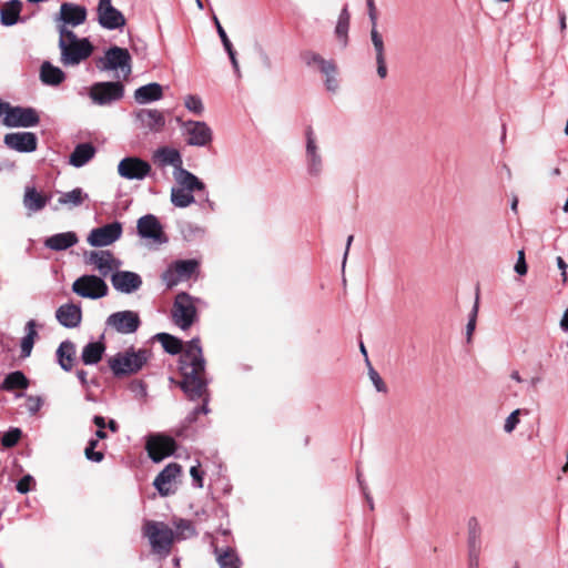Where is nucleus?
Instances as JSON below:
<instances>
[{
  "label": "nucleus",
  "mask_w": 568,
  "mask_h": 568,
  "mask_svg": "<svg viewBox=\"0 0 568 568\" xmlns=\"http://www.w3.org/2000/svg\"><path fill=\"white\" fill-rule=\"evenodd\" d=\"M479 552L480 549L469 550V568L479 567Z\"/></svg>",
  "instance_id": "nucleus-60"
},
{
  "label": "nucleus",
  "mask_w": 568,
  "mask_h": 568,
  "mask_svg": "<svg viewBox=\"0 0 568 568\" xmlns=\"http://www.w3.org/2000/svg\"><path fill=\"white\" fill-rule=\"evenodd\" d=\"M162 97L163 88L156 82L142 85L134 91V100L140 104L159 101Z\"/></svg>",
  "instance_id": "nucleus-26"
},
{
  "label": "nucleus",
  "mask_w": 568,
  "mask_h": 568,
  "mask_svg": "<svg viewBox=\"0 0 568 568\" xmlns=\"http://www.w3.org/2000/svg\"><path fill=\"white\" fill-rule=\"evenodd\" d=\"M182 467L178 463H170L164 469L155 477L153 485L161 496L165 497L174 494L173 483L181 474Z\"/></svg>",
  "instance_id": "nucleus-18"
},
{
  "label": "nucleus",
  "mask_w": 568,
  "mask_h": 568,
  "mask_svg": "<svg viewBox=\"0 0 568 568\" xmlns=\"http://www.w3.org/2000/svg\"><path fill=\"white\" fill-rule=\"evenodd\" d=\"M371 40L375 50V58L377 64V74L381 79H385L388 74L386 65L385 45L382 34L378 32L377 27H372Z\"/></svg>",
  "instance_id": "nucleus-24"
},
{
  "label": "nucleus",
  "mask_w": 568,
  "mask_h": 568,
  "mask_svg": "<svg viewBox=\"0 0 568 568\" xmlns=\"http://www.w3.org/2000/svg\"><path fill=\"white\" fill-rule=\"evenodd\" d=\"M125 88L121 81L97 82L90 87L89 97L98 105H110L124 97Z\"/></svg>",
  "instance_id": "nucleus-7"
},
{
  "label": "nucleus",
  "mask_w": 568,
  "mask_h": 568,
  "mask_svg": "<svg viewBox=\"0 0 568 568\" xmlns=\"http://www.w3.org/2000/svg\"><path fill=\"white\" fill-rule=\"evenodd\" d=\"M40 122L37 111L32 108L11 106L8 116L3 118V125L9 128L36 126Z\"/></svg>",
  "instance_id": "nucleus-16"
},
{
  "label": "nucleus",
  "mask_w": 568,
  "mask_h": 568,
  "mask_svg": "<svg viewBox=\"0 0 568 568\" xmlns=\"http://www.w3.org/2000/svg\"><path fill=\"white\" fill-rule=\"evenodd\" d=\"M310 160V170L312 173H317L321 168V156L318 153H315V155H307Z\"/></svg>",
  "instance_id": "nucleus-59"
},
{
  "label": "nucleus",
  "mask_w": 568,
  "mask_h": 568,
  "mask_svg": "<svg viewBox=\"0 0 568 568\" xmlns=\"http://www.w3.org/2000/svg\"><path fill=\"white\" fill-rule=\"evenodd\" d=\"M40 80L47 85H59L65 80V73L49 61H44L40 68Z\"/></svg>",
  "instance_id": "nucleus-29"
},
{
  "label": "nucleus",
  "mask_w": 568,
  "mask_h": 568,
  "mask_svg": "<svg viewBox=\"0 0 568 568\" xmlns=\"http://www.w3.org/2000/svg\"><path fill=\"white\" fill-rule=\"evenodd\" d=\"M22 432L19 428H12L4 433V435L1 438V444L6 448H11L16 446L20 438H21Z\"/></svg>",
  "instance_id": "nucleus-45"
},
{
  "label": "nucleus",
  "mask_w": 568,
  "mask_h": 568,
  "mask_svg": "<svg viewBox=\"0 0 568 568\" xmlns=\"http://www.w3.org/2000/svg\"><path fill=\"white\" fill-rule=\"evenodd\" d=\"M105 352V345L102 342H92L84 346L82 351V362L85 365H93L102 359Z\"/></svg>",
  "instance_id": "nucleus-34"
},
{
  "label": "nucleus",
  "mask_w": 568,
  "mask_h": 568,
  "mask_svg": "<svg viewBox=\"0 0 568 568\" xmlns=\"http://www.w3.org/2000/svg\"><path fill=\"white\" fill-rule=\"evenodd\" d=\"M95 67L100 71H115L118 79L122 75L123 80L128 81L132 73V57L128 49L112 45L103 57L95 60Z\"/></svg>",
  "instance_id": "nucleus-4"
},
{
  "label": "nucleus",
  "mask_w": 568,
  "mask_h": 568,
  "mask_svg": "<svg viewBox=\"0 0 568 568\" xmlns=\"http://www.w3.org/2000/svg\"><path fill=\"white\" fill-rule=\"evenodd\" d=\"M143 534L149 539L153 552L168 556L174 542V531L162 521L148 520Z\"/></svg>",
  "instance_id": "nucleus-5"
},
{
  "label": "nucleus",
  "mask_w": 568,
  "mask_h": 568,
  "mask_svg": "<svg viewBox=\"0 0 568 568\" xmlns=\"http://www.w3.org/2000/svg\"><path fill=\"white\" fill-rule=\"evenodd\" d=\"M112 285L122 293H132L140 288L142 280L139 274L129 271H118L111 277Z\"/></svg>",
  "instance_id": "nucleus-22"
},
{
  "label": "nucleus",
  "mask_w": 568,
  "mask_h": 568,
  "mask_svg": "<svg viewBox=\"0 0 568 568\" xmlns=\"http://www.w3.org/2000/svg\"><path fill=\"white\" fill-rule=\"evenodd\" d=\"M36 327L37 323L33 320H30L26 325L27 335L21 341L22 357H28L31 354L36 337L38 336Z\"/></svg>",
  "instance_id": "nucleus-39"
},
{
  "label": "nucleus",
  "mask_w": 568,
  "mask_h": 568,
  "mask_svg": "<svg viewBox=\"0 0 568 568\" xmlns=\"http://www.w3.org/2000/svg\"><path fill=\"white\" fill-rule=\"evenodd\" d=\"M60 61L63 65H78L93 53V45L88 38L79 39L65 26H58Z\"/></svg>",
  "instance_id": "nucleus-2"
},
{
  "label": "nucleus",
  "mask_w": 568,
  "mask_h": 568,
  "mask_svg": "<svg viewBox=\"0 0 568 568\" xmlns=\"http://www.w3.org/2000/svg\"><path fill=\"white\" fill-rule=\"evenodd\" d=\"M11 105L8 102L0 101V118L1 116H8L10 113Z\"/></svg>",
  "instance_id": "nucleus-62"
},
{
  "label": "nucleus",
  "mask_w": 568,
  "mask_h": 568,
  "mask_svg": "<svg viewBox=\"0 0 568 568\" xmlns=\"http://www.w3.org/2000/svg\"><path fill=\"white\" fill-rule=\"evenodd\" d=\"M95 154V149L91 143L78 144L70 155V164L80 168L87 164Z\"/></svg>",
  "instance_id": "nucleus-31"
},
{
  "label": "nucleus",
  "mask_w": 568,
  "mask_h": 568,
  "mask_svg": "<svg viewBox=\"0 0 568 568\" xmlns=\"http://www.w3.org/2000/svg\"><path fill=\"white\" fill-rule=\"evenodd\" d=\"M98 439H91L88 443V446L84 449V455L89 460L100 463L104 458V454L102 452H95V447L98 446Z\"/></svg>",
  "instance_id": "nucleus-46"
},
{
  "label": "nucleus",
  "mask_w": 568,
  "mask_h": 568,
  "mask_svg": "<svg viewBox=\"0 0 568 568\" xmlns=\"http://www.w3.org/2000/svg\"><path fill=\"white\" fill-rule=\"evenodd\" d=\"M301 58L307 65L317 64L321 72L337 70V67L333 60H325L314 51L305 50L301 52Z\"/></svg>",
  "instance_id": "nucleus-35"
},
{
  "label": "nucleus",
  "mask_w": 568,
  "mask_h": 568,
  "mask_svg": "<svg viewBox=\"0 0 568 568\" xmlns=\"http://www.w3.org/2000/svg\"><path fill=\"white\" fill-rule=\"evenodd\" d=\"M174 179L180 187L190 192L203 191L205 189L204 183L197 176L182 166L175 170Z\"/></svg>",
  "instance_id": "nucleus-27"
},
{
  "label": "nucleus",
  "mask_w": 568,
  "mask_h": 568,
  "mask_svg": "<svg viewBox=\"0 0 568 568\" xmlns=\"http://www.w3.org/2000/svg\"><path fill=\"white\" fill-rule=\"evenodd\" d=\"M138 234L143 239H150L154 243L163 244L168 241L165 233L163 232L162 225L159 220L148 214L138 220Z\"/></svg>",
  "instance_id": "nucleus-17"
},
{
  "label": "nucleus",
  "mask_w": 568,
  "mask_h": 568,
  "mask_svg": "<svg viewBox=\"0 0 568 568\" xmlns=\"http://www.w3.org/2000/svg\"><path fill=\"white\" fill-rule=\"evenodd\" d=\"M190 475L195 484L196 487L202 488L203 487V476L204 471L201 470L200 465L192 466L190 469Z\"/></svg>",
  "instance_id": "nucleus-55"
},
{
  "label": "nucleus",
  "mask_w": 568,
  "mask_h": 568,
  "mask_svg": "<svg viewBox=\"0 0 568 568\" xmlns=\"http://www.w3.org/2000/svg\"><path fill=\"white\" fill-rule=\"evenodd\" d=\"M154 158L159 161L160 165H174L176 170L182 165L180 152L171 148H160Z\"/></svg>",
  "instance_id": "nucleus-36"
},
{
  "label": "nucleus",
  "mask_w": 568,
  "mask_h": 568,
  "mask_svg": "<svg viewBox=\"0 0 568 568\" xmlns=\"http://www.w3.org/2000/svg\"><path fill=\"white\" fill-rule=\"evenodd\" d=\"M122 235V225L120 222L105 224L101 227L93 229L89 236L88 243L91 246L101 247L113 244Z\"/></svg>",
  "instance_id": "nucleus-12"
},
{
  "label": "nucleus",
  "mask_w": 568,
  "mask_h": 568,
  "mask_svg": "<svg viewBox=\"0 0 568 568\" xmlns=\"http://www.w3.org/2000/svg\"><path fill=\"white\" fill-rule=\"evenodd\" d=\"M477 314H478V296L476 297L475 305L473 307V311H471L470 316H469V321H468L467 326H466V336H467V342L468 343H470L471 336H473V334L475 332V328H476Z\"/></svg>",
  "instance_id": "nucleus-47"
},
{
  "label": "nucleus",
  "mask_w": 568,
  "mask_h": 568,
  "mask_svg": "<svg viewBox=\"0 0 568 568\" xmlns=\"http://www.w3.org/2000/svg\"><path fill=\"white\" fill-rule=\"evenodd\" d=\"M72 290L79 296L92 300L104 297L109 292L106 283L95 275L79 277L73 282Z\"/></svg>",
  "instance_id": "nucleus-8"
},
{
  "label": "nucleus",
  "mask_w": 568,
  "mask_h": 568,
  "mask_svg": "<svg viewBox=\"0 0 568 568\" xmlns=\"http://www.w3.org/2000/svg\"><path fill=\"white\" fill-rule=\"evenodd\" d=\"M48 197L39 193L36 189H27L24 194V205L31 211H40L47 204Z\"/></svg>",
  "instance_id": "nucleus-40"
},
{
  "label": "nucleus",
  "mask_w": 568,
  "mask_h": 568,
  "mask_svg": "<svg viewBox=\"0 0 568 568\" xmlns=\"http://www.w3.org/2000/svg\"><path fill=\"white\" fill-rule=\"evenodd\" d=\"M87 200H89V194L81 187H75L69 192L61 193L58 199V204L71 210L81 206Z\"/></svg>",
  "instance_id": "nucleus-30"
},
{
  "label": "nucleus",
  "mask_w": 568,
  "mask_h": 568,
  "mask_svg": "<svg viewBox=\"0 0 568 568\" xmlns=\"http://www.w3.org/2000/svg\"><path fill=\"white\" fill-rule=\"evenodd\" d=\"M185 106L195 114H201L203 111L202 101L196 95H187L185 99Z\"/></svg>",
  "instance_id": "nucleus-49"
},
{
  "label": "nucleus",
  "mask_w": 568,
  "mask_h": 568,
  "mask_svg": "<svg viewBox=\"0 0 568 568\" xmlns=\"http://www.w3.org/2000/svg\"><path fill=\"white\" fill-rule=\"evenodd\" d=\"M197 267L199 263L195 260H179L162 274V281L171 288L180 282L191 278Z\"/></svg>",
  "instance_id": "nucleus-9"
},
{
  "label": "nucleus",
  "mask_w": 568,
  "mask_h": 568,
  "mask_svg": "<svg viewBox=\"0 0 568 568\" xmlns=\"http://www.w3.org/2000/svg\"><path fill=\"white\" fill-rule=\"evenodd\" d=\"M183 126L190 145L205 146L212 141V130L205 122L186 121Z\"/></svg>",
  "instance_id": "nucleus-19"
},
{
  "label": "nucleus",
  "mask_w": 568,
  "mask_h": 568,
  "mask_svg": "<svg viewBox=\"0 0 568 568\" xmlns=\"http://www.w3.org/2000/svg\"><path fill=\"white\" fill-rule=\"evenodd\" d=\"M372 27H377V10L374 0H366Z\"/></svg>",
  "instance_id": "nucleus-58"
},
{
  "label": "nucleus",
  "mask_w": 568,
  "mask_h": 568,
  "mask_svg": "<svg viewBox=\"0 0 568 568\" xmlns=\"http://www.w3.org/2000/svg\"><path fill=\"white\" fill-rule=\"evenodd\" d=\"M180 371L182 381L179 382V385L185 395L192 400L203 397L206 394L207 379L205 359L199 337L186 343L180 357Z\"/></svg>",
  "instance_id": "nucleus-1"
},
{
  "label": "nucleus",
  "mask_w": 568,
  "mask_h": 568,
  "mask_svg": "<svg viewBox=\"0 0 568 568\" xmlns=\"http://www.w3.org/2000/svg\"><path fill=\"white\" fill-rule=\"evenodd\" d=\"M34 485V479L30 475L23 476L17 484V490L21 494H27L30 491L31 486Z\"/></svg>",
  "instance_id": "nucleus-51"
},
{
  "label": "nucleus",
  "mask_w": 568,
  "mask_h": 568,
  "mask_svg": "<svg viewBox=\"0 0 568 568\" xmlns=\"http://www.w3.org/2000/svg\"><path fill=\"white\" fill-rule=\"evenodd\" d=\"M99 23L109 30L121 29L126 20L123 13L112 6L111 0H100L97 8Z\"/></svg>",
  "instance_id": "nucleus-11"
},
{
  "label": "nucleus",
  "mask_w": 568,
  "mask_h": 568,
  "mask_svg": "<svg viewBox=\"0 0 568 568\" xmlns=\"http://www.w3.org/2000/svg\"><path fill=\"white\" fill-rule=\"evenodd\" d=\"M93 423L99 429H104L106 427V423L103 416H94Z\"/></svg>",
  "instance_id": "nucleus-63"
},
{
  "label": "nucleus",
  "mask_w": 568,
  "mask_h": 568,
  "mask_svg": "<svg viewBox=\"0 0 568 568\" xmlns=\"http://www.w3.org/2000/svg\"><path fill=\"white\" fill-rule=\"evenodd\" d=\"M173 322L182 329L190 328L197 318L194 298L185 292L175 296L172 307Z\"/></svg>",
  "instance_id": "nucleus-6"
},
{
  "label": "nucleus",
  "mask_w": 568,
  "mask_h": 568,
  "mask_svg": "<svg viewBox=\"0 0 568 568\" xmlns=\"http://www.w3.org/2000/svg\"><path fill=\"white\" fill-rule=\"evenodd\" d=\"M151 352L146 348L134 349L130 347L110 357L108 363L114 376H129L136 374L148 363Z\"/></svg>",
  "instance_id": "nucleus-3"
},
{
  "label": "nucleus",
  "mask_w": 568,
  "mask_h": 568,
  "mask_svg": "<svg viewBox=\"0 0 568 568\" xmlns=\"http://www.w3.org/2000/svg\"><path fill=\"white\" fill-rule=\"evenodd\" d=\"M521 414V409L514 410L507 418L504 425V429L506 433H511L519 423V416Z\"/></svg>",
  "instance_id": "nucleus-50"
},
{
  "label": "nucleus",
  "mask_w": 568,
  "mask_h": 568,
  "mask_svg": "<svg viewBox=\"0 0 568 568\" xmlns=\"http://www.w3.org/2000/svg\"><path fill=\"white\" fill-rule=\"evenodd\" d=\"M368 375L371 381L373 382L375 388L378 392L386 393L387 386L384 383L383 378L379 376V374L373 368L372 364L368 365Z\"/></svg>",
  "instance_id": "nucleus-48"
},
{
  "label": "nucleus",
  "mask_w": 568,
  "mask_h": 568,
  "mask_svg": "<svg viewBox=\"0 0 568 568\" xmlns=\"http://www.w3.org/2000/svg\"><path fill=\"white\" fill-rule=\"evenodd\" d=\"M22 2L20 0H11L6 2L0 10L1 23L4 26H12L18 22Z\"/></svg>",
  "instance_id": "nucleus-32"
},
{
  "label": "nucleus",
  "mask_w": 568,
  "mask_h": 568,
  "mask_svg": "<svg viewBox=\"0 0 568 568\" xmlns=\"http://www.w3.org/2000/svg\"><path fill=\"white\" fill-rule=\"evenodd\" d=\"M28 386L29 381L26 375L20 371H16L6 376L1 388L10 392L14 389H26Z\"/></svg>",
  "instance_id": "nucleus-38"
},
{
  "label": "nucleus",
  "mask_w": 568,
  "mask_h": 568,
  "mask_svg": "<svg viewBox=\"0 0 568 568\" xmlns=\"http://www.w3.org/2000/svg\"><path fill=\"white\" fill-rule=\"evenodd\" d=\"M85 263L93 265L102 276H108L118 270L121 262L109 250L91 251L84 254Z\"/></svg>",
  "instance_id": "nucleus-14"
},
{
  "label": "nucleus",
  "mask_w": 568,
  "mask_h": 568,
  "mask_svg": "<svg viewBox=\"0 0 568 568\" xmlns=\"http://www.w3.org/2000/svg\"><path fill=\"white\" fill-rule=\"evenodd\" d=\"M215 552L221 568H240V559L233 549L227 548L223 551L215 549Z\"/></svg>",
  "instance_id": "nucleus-42"
},
{
  "label": "nucleus",
  "mask_w": 568,
  "mask_h": 568,
  "mask_svg": "<svg viewBox=\"0 0 568 568\" xmlns=\"http://www.w3.org/2000/svg\"><path fill=\"white\" fill-rule=\"evenodd\" d=\"M141 125L153 132H160L165 125L163 113L155 109H141L135 113Z\"/></svg>",
  "instance_id": "nucleus-23"
},
{
  "label": "nucleus",
  "mask_w": 568,
  "mask_h": 568,
  "mask_svg": "<svg viewBox=\"0 0 568 568\" xmlns=\"http://www.w3.org/2000/svg\"><path fill=\"white\" fill-rule=\"evenodd\" d=\"M527 270H528V267H527L526 260H525V251L520 250L518 252V260L515 265V272L519 275H526Z\"/></svg>",
  "instance_id": "nucleus-56"
},
{
  "label": "nucleus",
  "mask_w": 568,
  "mask_h": 568,
  "mask_svg": "<svg viewBox=\"0 0 568 568\" xmlns=\"http://www.w3.org/2000/svg\"><path fill=\"white\" fill-rule=\"evenodd\" d=\"M8 148L19 152H33L38 146V139L32 132H16L4 135Z\"/></svg>",
  "instance_id": "nucleus-20"
},
{
  "label": "nucleus",
  "mask_w": 568,
  "mask_h": 568,
  "mask_svg": "<svg viewBox=\"0 0 568 568\" xmlns=\"http://www.w3.org/2000/svg\"><path fill=\"white\" fill-rule=\"evenodd\" d=\"M55 316L61 325L77 327L81 322V308L74 304H64L57 310Z\"/></svg>",
  "instance_id": "nucleus-25"
},
{
  "label": "nucleus",
  "mask_w": 568,
  "mask_h": 568,
  "mask_svg": "<svg viewBox=\"0 0 568 568\" xmlns=\"http://www.w3.org/2000/svg\"><path fill=\"white\" fill-rule=\"evenodd\" d=\"M106 323L121 334H132L140 327L141 320L139 314L133 311H121L111 314Z\"/></svg>",
  "instance_id": "nucleus-15"
},
{
  "label": "nucleus",
  "mask_w": 568,
  "mask_h": 568,
  "mask_svg": "<svg viewBox=\"0 0 568 568\" xmlns=\"http://www.w3.org/2000/svg\"><path fill=\"white\" fill-rule=\"evenodd\" d=\"M349 20L351 14L347 8H344L338 17V21L335 28L336 37L342 41L343 47H346L348 41Z\"/></svg>",
  "instance_id": "nucleus-41"
},
{
  "label": "nucleus",
  "mask_w": 568,
  "mask_h": 568,
  "mask_svg": "<svg viewBox=\"0 0 568 568\" xmlns=\"http://www.w3.org/2000/svg\"><path fill=\"white\" fill-rule=\"evenodd\" d=\"M26 405H27V408L29 412L37 413L40 409L42 402H41L40 397L29 396L27 398Z\"/></svg>",
  "instance_id": "nucleus-57"
},
{
  "label": "nucleus",
  "mask_w": 568,
  "mask_h": 568,
  "mask_svg": "<svg viewBox=\"0 0 568 568\" xmlns=\"http://www.w3.org/2000/svg\"><path fill=\"white\" fill-rule=\"evenodd\" d=\"M213 21H214V24L216 27V30H217V33L221 38V41L224 45L225 49H230V47H233L225 30L223 29L222 24L220 23V20L217 19L216 16H213Z\"/></svg>",
  "instance_id": "nucleus-54"
},
{
  "label": "nucleus",
  "mask_w": 568,
  "mask_h": 568,
  "mask_svg": "<svg viewBox=\"0 0 568 568\" xmlns=\"http://www.w3.org/2000/svg\"><path fill=\"white\" fill-rule=\"evenodd\" d=\"M560 326L565 331L568 329V308L564 313V316H562V318L560 321Z\"/></svg>",
  "instance_id": "nucleus-64"
},
{
  "label": "nucleus",
  "mask_w": 568,
  "mask_h": 568,
  "mask_svg": "<svg viewBox=\"0 0 568 568\" xmlns=\"http://www.w3.org/2000/svg\"><path fill=\"white\" fill-rule=\"evenodd\" d=\"M150 458L159 463L168 456H171L176 450L175 440L165 435L150 436L145 446Z\"/></svg>",
  "instance_id": "nucleus-10"
},
{
  "label": "nucleus",
  "mask_w": 568,
  "mask_h": 568,
  "mask_svg": "<svg viewBox=\"0 0 568 568\" xmlns=\"http://www.w3.org/2000/svg\"><path fill=\"white\" fill-rule=\"evenodd\" d=\"M74 355L75 347L70 341L62 342L57 349L59 364L67 372L72 369Z\"/></svg>",
  "instance_id": "nucleus-33"
},
{
  "label": "nucleus",
  "mask_w": 568,
  "mask_h": 568,
  "mask_svg": "<svg viewBox=\"0 0 568 568\" xmlns=\"http://www.w3.org/2000/svg\"><path fill=\"white\" fill-rule=\"evenodd\" d=\"M78 236L74 232L58 233L44 241V245L53 251H63L78 243Z\"/></svg>",
  "instance_id": "nucleus-28"
},
{
  "label": "nucleus",
  "mask_w": 568,
  "mask_h": 568,
  "mask_svg": "<svg viewBox=\"0 0 568 568\" xmlns=\"http://www.w3.org/2000/svg\"><path fill=\"white\" fill-rule=\"evenodd\" d=\"M151 170L149 162L136 156L124 158L118 165V173L126 180H143Z\"/></svg>",
  "instance_id": "nucleus-13"
},
{
  "label": "nucleus",
  "mask_w": 568,
  "mask_h": 568,
  "mask_svg": "<svg viewBox=\"0 0 568 568\" xmlns=\"http://www.w3.org/2000/svg\"><path fill=\"white\" fill-rule=\"evenodd\" d=\"M306 140H307V143H306L307 155H315V153H317V146L315 143V138H314V132H313L312 126H308L306 130Z\"/></svg>",
  "instance_id": "nucleus-52"
},
{
  "label": "nucleus",
  "mask_w": 568,
  "mask_h": 568,
  "mask_svg": "<svg viewBox=\"0 0 568 568\" xmlns=\"http://www.w3.org/2000/svg\"><path fill=\"white\" fill-rule=\"evenodd\" d=\"M199 399H203V405L194 409L193 414L195 417L200 414H206L209 412V409H207L209 392L206 390V394L203 397H200Z\"/></svg>",
  "instance_id": "nucleus-61"
},
{
  "label": "nucleus",
  "mask_w": 568,
  "mask_h": 568,
  "mask_svg": "<svg viewBox=\"0 0 568 568\" xmlns=\"http://www.w3.org/2000/svg\"><path fill=\"white\" fill-rule=\"evenodd\" d=\"M87 9L71 2H63L60 7V20L63 22L61 26L78 27L87 20Z\"/></svg>",
  "instance_id": "nucleus-21"
},
{
  "label": "nucleus",
  "mask_w": 568,
  "mask_h": 568,
  "mask_svg": "<svg viewBox=\"0 0 568 568\" xmlns=\"http://www.w3.org/2000/svg\"><path fill=\"white\" fill-rule=\"evenodd\" d=\"M195 201L192 192L184 190L182 187H173L171 190V202L176 207H187Z\"/></svg>",
  "instance_id": "nucleus-43"
},
{
  "label": "nucleus",
  "mask_w": 568,
  "mask_h": 568,
  "mask_svg": "<svg viewBox=\"0 0 568 568\" xmlns=\"http://www.w3.org/2000/svg\"><path fill=\"white\" fill-rule=\"evenodd\" d=\"M468 547L469 550L480 549V526L476 517L468 520Z\"/></svg>",
  "instance_id": "nucleus-44"
},
{
  "label": "nucleus",
  "mask_w": 568,
  "mask_h": 568,
  "mask_svg": "<svg viewBox=\"0 0 568 568\" xmlns=\"http://www.w3.org/2000/svg\"><path fill=\"white\" fill-rule=\"evenodd\" d=\"M322 73L325 74V77H326V80H325L326 89L331 92H336V90L338 89V81L335 77L336 70L322 72Z\"/></svg>",
  "instance_id": "nucleus-53"
},
{
  "label": "nucleus",
  "mask_w": 568,
  "mask_h": 568,
  "mask_svg": "<svg viewBox=\"0 0 568 568\" xmlns=\"http://www.w3.org/2000/svg\"><path fill=\"white\" fill-rule=\"evenodd\" d=\"M155 338L161 343L164 351L169 354L176 355L184 352L185 347H183V343L180 338L168 334V333H159Z\"/></svg>",
  "instance_id": "nucleus-37"
}]
</instances>
